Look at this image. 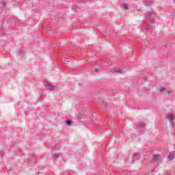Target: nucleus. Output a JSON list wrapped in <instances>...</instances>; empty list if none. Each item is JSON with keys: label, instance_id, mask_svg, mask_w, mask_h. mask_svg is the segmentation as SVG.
Masks as SVG:
<instances>
[{"label": "nucleus", "instance_id": "1", "mask_svg": "<svg viewBox=\"0 0 175 175\" xmlns=\"http://www.w3.org/2000/svg\"><path fill=\"white\" fill-rule=\"evenodd\" d=\"M166 118L170 121V125L173 126V121L175 120V116L173 115V113H167L166 115Z\"/></svg>", "mask_w": 175, "mask_h": 175}, {"label": "nucleus", "instance_id": "2", "mask_svg": "<svg viewBox=\"0 0 175 175\" xmlns=\"http://www.w3.org/2000/svg\"><path fill=\"white\" fill-rule=\"evenodd\" d=\"M45 88L49 91H54L55 86L53 85L50 82H46L45 85Z\"/></svg>", "mask_w": 175, "mask_h": 175}, {"label": "nucleus", "instance_id": "3", "mask_svg": "<svg viewBox=\"0 0 175 175\" xmlns=\"http://www.w3.org/2000/svg\"><path fill=\"white\" fill-rule=\"evenodd\" d=\"M146 126V123L143 122H138L136 124V128L139 129V128H144Z\"/></svg>", "mask_w": 175, "mask_h": 175}, {"label": "nucleus", "instance_id": "4", "mask_svg": "<svg viewBox=\"0 0 175 175\" xmlns=\"http://www.w3.org/2000/svg\"><path fill=\"white\" fill-rule=\"evenodd\" d=\"M139 158H140V153L137 152V153L134 154L133 155V159H132L133 162H135V160L139 159Z\"/></svg>", "mask_w": 175, "mask_h": 175}, {"label": "nucleus", "instance_id": "5", "mask_svg": "<svg viewBox=\"0 0 175 175\" xmlns=\"http://www.w3.org/2000/svg\"><path fill=\"white\" fill-rule=\"evenodd\" d=\"M153 159L156 162H159V161H161V156H159L158 154H154L153 155Z\"/></svg>", "mask_w": 175, "mask_h": 175}, {"label": "nucleus", "instance_id": "6", "mask_svg": "<svg viewBox=\"0 0 175 175\" xmlns=\"http://www.w3.org/2000/svg\"><path fill=\"white\" fill-rule=\"evenodd\" d=\"M152 3V1L150 0H144V4L145 6H150Z\"/></svg>", "mask_w": 175, "mask_h": 175}, {"label": "nucleus", "instance_id": "7", "mask_svg": "<svg viewBox=\"0 0 175 175\" xmlns=\"http://www.w3.org/2000/svg\"><path fill=\"white\" fill-rule=\"evenodd\" d=\"M145 16L149 18L150 21H152V18H151V12H146L145 14Z\"/></svg>", "mask_w": 175, "mask_h": 175}, {"label": "nucleus", "instance_id": "8", "mask_svg": "<svg viewBox=\"0 0 175 175\" xmlns=\"http://www.w3.org/2000/svg\"><path fill=\"white\" fill-rule=\"evenodd\" d=\"M168 158L169 159H174V152H170L169 155H168Z\"/></svg>", "mask_w": 175, "mask_h": 175}, {"label": "nucleus", "instance_id": "9", "mask_svg": "<svg viewBox=\"0 0 175 175\" xmlns=\"http://www.w3.org/2000/svg\"><path fill=\"white\" fill-rule=\"evenodd\" d=\"M66 125H72V120H68L66 122Z\"/></svg>", "mask_w": 175, "mask_h": 175}, {"label": "nucleus", "instance_id": "10", "mask_svg": "<svg viewBox=\"0 0 175 175\" xmlns=\"http://www.w3.org/2000/svg\"><path fill=\"white\" fill-rule=\"evenodd\" d=\"M163 91H166V88H160V92H163Z\"/></svg>", "mask_w": 175, "mask_h": 175}, {"label": "nucleus", "instance_id": "11", "mask_svg": "<svg viewBox=\"0 0 175 175\" xmlns=\"http://www.w3.org/2000/svg\"><path fill=\"white\" fill-rule=\"evenodd\" d=\"M123 8H124V9H125L126 10H128V4H124V5H123Z\"/></svg>", "mask_w": 175, "mask_h": 175}, {"label": "nucleus", "instance_id": "12", "mask_svg": "<svg viewBox=\"0 0 175 175\" xmlns=\"http://www.w3.org/2000/svg\"><path fill=\"white\" fill-rule=\"evenodd\" d=\"M0 5H1V6H5V5H6V3H5L4 1H1Z\"/></svg>", "mask_w": 175, "mask_h": 175}, {"label": "nucleus", "instance_id": "13", "mask_svg": "<svg viewBox=\"0 0 175 175\" xmlns=\"http://www.w3.org/2000/svg\"><path fill=\"white\" fill-rule=\"evenodd\" d=\"M100 68H95L94 72H100Z\"/></svg>", "mask_w": 175, "mask_h": 175}, {"label": "nucleus", "instance_id": "14", "mask_svg": "<svg viewBox=\"0 0 175 175\" xmlns=\"http://www.w3.org/2000/svg\"><path fill=\"white\" fill-rule=\"evenodd\" d=\"M117 73H122V70H116Z\"/></svg>", "mask_w": 175, "mask_h": 175}, {"label": "nucleus", "instance_id": "15", "mask_svg": "<svg viewBox=\"0 0 175 175\" xmlns=\"http://www.w3.org/2000/svg\"><path fill=\"white\" fill-rule=\"evenodd\" d=\"M83 116V112H80L78 115L79 118Z\"/></svg>", "mask_w": 175, "mask_h": 175}, {"label": "nucleus", "instance_id": "16", "mask_svg": "<svg viewBox=\"0 0 175 175\" xmlns=\"http://www.w3.org/2000/svg\"><path fill=\"white\" fill-rule=\"evenodd\" d=\"M167 92L168 95H170V94H172L173 92V91L170 90V91H167Z\"/></svg>", "mask_w": 175, "mask_h": 175}, {"label": "nucleus", "instance_id": "17", "mask_svg": "<svg viewBox=\"0 0 175 175\" xmlns=\"http://www.w3.org/2000/svg\"><path fill=\"white\" fill-rule=\"evenodd\" d=\"M103 103H104L105 106H106V105H107V103L103 101Z\"/></svg>", "mask_w": 175, "mask_h": 175}, {"label": "nucleus", "instance_id": "18", "mask_svg": "<svg viewBox=\"0 0 175 175\" xmlns=\"http://www.w3.org/2000/svg\"><path fill=\"white\" fill-rule=\"evenodd\" d=\"M19 55H21V53L19 52Z\"/></svg>", "mask_w": 175, "mask_h": 175}]
</instances>
